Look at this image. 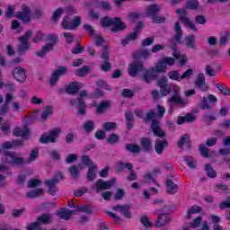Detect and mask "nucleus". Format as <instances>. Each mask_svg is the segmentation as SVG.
<instances>
[{
    "instance_id": "obj_58",
    "label": "nucleus",
    "mask_w": 230,
    "mask_h": 230,
    "mask_svg": "<svg viewBox=\"0 0 230 230\" xmlns=\"http://www.w3.org/2000/svg\"><path fill=\"white\" fill-rule=\"evenodd\" d=\"M200 224H202V217H197L190 223V227H191V229H197V227H199Z\"/></svg>"
},
{
    "instance_id": "obj_52",
    "label": "nucleus",
    "mask_w": 230,
    "mask_h": 230,
    "mask_svg": "<svg viewBox=\"0 0 230 230\" xmlns=\"http://www.w3.org/2000/svg\"><path fill=\"white\" fill-rule=\"evenodd\" d=\"M42 185V181L39 179H31V181H28V188L32 189V188H39V186Z\"/></svg>"
},
{
    "instance_id": "obj_50",
    "label": "nucleus",
    "mask_w": 230,
    "mask_h": 230,
    "mask_svg": "<svg viewBox=\"0 0 230 230\" xmlns=\"http://www.w3.org/2000/svg\"><path fill=\"white\" fill-rule=\"evenodd\" d=\"M84 129L87 134L93 132V130H94V121L87 120L86 122H84Z\"/></svg>"
},
{
    "instance_id": "obj_10",
    "label": "nucleus",
    "mask_w": 230,
    "mask_h": 230,
    "mask_svg": "<svg viewBox=\"0 0 230 230\" xmlns=\"http://www.w3.org/2000/svg\"><path fill=\"white\" fill-rule=\"evenodd\" d=\"M102 58L103 60L102 64L101 65L102 71L107 73L112 69V66L111 65V52L109 51V47L103 46L102 47Z\"/></svg>"
},
{
    "instance_id": "obj_8",
    "label": "nucleus",
    "mask_w": 230,
    "mask_h": 230,
    "mask_svg": "<svg viewBox=\"0 0 230 230\" xmlns=\"http://www.w3.org/2000/svg\"><path fill=\"white\" fill-rule=\"evenodd\" d=\"M169 102L175 103V105H179V107L188 105V102H186V100L182 99V96H181V87L178 85L173 87V93L171 98H169Z\"/></svg>"
},
{
    "instance_id": "obj_42",
    "label": "nucleus",
    "mask_w": 230,
    "mask_h": 230,
    "mask_svg": "<svg viewBox=\"0 0 230 230\" xmlns=\"http://www.w3.org/2000/svg\"><path fill=\"white\" fill-rule=\"evenodd\" d=\"M127 168L128 170H129V172H132V164L130 163H124V162H119L118 163V166H117V172L119 173H121V172H123V170Z\"/></svg>"
},
{
    "instance_id": "obj_59",
    "label": "nucleus",
    "mask_w": 230,
    "mask_h": 230,
    "mask_svg": "<svg viewBox=\"0 0 230 230\" xmlns=\"http://www.w3.org/2000/svg\"><path fill=\"white\" fill-rule=\"evenodd\" d=\"M40 141L43 144V145H48L49 143H56L55 139L52 138L49 135H42L40 137Z\"/></svg>"
},
{
    "instance_id": "obj_51",
    "label": "nucleus",
    "mask_w": 230,
    "mask_h": 230,
    "mask_svg": "<svg viewBox=\"0 0 230 230\" xmlns=\"http://www.w3.org/2000/svg\"><path fill=\"white\" fill-rule=\"evenodd\" d=\"M90 67L88 66H84L81 68H78L75 72V75H77V76H85V75H89V71H90Z\"/></svg>"
},
{
    "instance_id": "obj_47",
    "label": "nucleus",
    "mask_w": 230,
    "mask_h": 230,
    "mask_svg": "<svg viewBox=\"0 0 230 230\" xmlns=\"http://www.w3.org/2000/svg\"><path fill=\"white\" fill-rule=\"evenodd\" d=\"M49 116H53V107L45 106L44 111L41 113V119H46L47 118H49Z\"/></svg>"
},
{
    "instance_id": "obj_33",
    "label": "nucleus",
    "mask_w": 230,
    "mask_h": 230,
    "mask_svg": "<svg viewBox=\"0 0 230 230\" xmlns=\"http://www.w3.org/2000/svg\"><path fill=\"white\" fill-rule=\"evenodd\" d=\"M183 161L186 163L187 166L191 170H195L197 168V160L191 155L183 156Z\"/></svg>"
},
{
    "instance_id": "obj_46",
    "label": "nucleus",
    "mask_w": 230,
    "mask_h": 230,
    "mask_svg": "<svg viewBox=\"0 0 230 230\" xmlns=\"http://www.w3.org/2000/svg\"><path fill=\"white\" fill-rule=\"evenodd\" d=\"M185 8L187 10H197L199 8V0H187Z\"/></svg>"
},
{
    "instance_id": "obj_14",
    "label": "nucleus",
    "mask_w": 230,
    "mask_h": 230,
    "mask_svg": "<svg viewBox=\"0 0 230 230\" xmlns=\"http://www.w3.org/2000/svg\"><path fill=\"white\" fill-rule=\"evenodd\" d=\"M154 136L164 139L166 137V133L161 128V121L158 119H153L150 127Z\"/></svg>"
},
{
    "instance_id": "obj_40",
    "label": "nucleus",
    "mask_w": 230,
    "mask_h": 230,
    "mask_svg": "<svg viewBox=\"0 0 230 230\" xmlns=\"http://www.w3.org/2000/svg\"><path fill=\"white\" fill-rule=\"evenodd\" d=\"M57 215L61 218V220H71V216L67 208H61L57 212Z\"/></svg>"
},
{
    "instance_id": "obj_29",
    "label": "nucleus",
    "mask_w": 230,
    "mask_h": 230,
    "mask_svg": "<svg viewBox=\"0 0 230 230\" xmlns=\"http://www.w3.org/2000/svg\"><path fill=\"white\" fill-rule=\"evenodd\" d=\"M140 146L143 152H152V139L148 137L141 138Z\"/></svg>"
},
{
    "instance_id": "obj_1",
    "label": "nucleus",
    "mask_w": 230,
    "mask_h": 230,
    "mask_svg": "<svg viewBox=\"0 0 230 230\" xmlns=\"http://www.w3.org/2000/svg\"><path fill=\"white\" fill-rule=\"evenodd\" d=\"M101 26H102V28L113 26L111 28V31H112V33H118L127 30V24L121 22V18L119 17L111 18L110 16H105L101 19Z\"/></svg>"
},
{
    "instance_id": "obj_38",
    "label": "nucleus",
    "mask_w": 230,
    "mask_h": 230,
    "mask_svg": "<svg viewBox=\"0 0 230 230\" xmlns=\"http://www.w3.org/2000/svg\"><path fill=\"white\" fill-rule=\"evenodd\" d=\"M125 149L131 154H139L141 147L136 144H126Z\"/></svg>"
},
{
    "instance_id": "obj_27",
    "label": "nucleus",
    "mask_w": 230,
    "mask_h": 230,
    "mask_svg": "<svg viewBox=\"0 0 230 230\" xmlns=\"http://www.w3.org/2000/svg\"><path fill=\"white\" fill-rule=\"evenodd\" d=\"M13 135L15 137H27V136H30V128L28 127H24L23 128L17 127L13 129Z\"/></svg>"
},
{
    "instance_id": "obj_45",
    "label": "nucleus",
    "mask_w": 230,
    "mask_h": 230,
    "mask_svg": "<svg viewBox=\"0 0 230 230\" xmlns=\"http://www.w3.org/2000/svg\"><path fill=\"white\" fill-rule=\"evenodd\" d=\"M39 157V149H32L29 157L27 158V164H31Z\"/></svg>"
},
{
    "instance_id": "obj_9",
    "label": "nucleus",
    "mask_w": 230,
    "mask_h": 230,
    "mask_svg": "<svg viewBox=\"0 0 230 230\" xmlns=\"http://www.w3.org/2000/svg\"><path fill=\"white\" fill-rule=\"evenodd\" d=\"M157 212L160 214L155 221L154 227H164V226H168L172 220L170 217H168L170 212H164L163 208L158 209Z\"/></svg>"
},
{
    "instance_id": "obj_13",
    "label": "nucleus",
    "mask_w": 230,
    "mask_h": 230,
    "mask_svg": "<svg viewBox=\"0 0 230 230\" xmlns=\"http://www.w3.org/2000/svg\"><path fill=\"white\" fill-rule=\"evenodd\" d=\"M145 70V66H143V62L137 59H134V61L129 64L128 68V73L129 76H137V73H141V71Z\"/></svg>"
},
{
    "instance_id": "obj_36",
    "label": "nucleus",
    "mask_w": 230,
    "mask_h": 230,
    "mask_svg": "<svg viewBox=\"0 0 230 230\" xmlns=\"http://www.w3.org/2000/svg\"><path fill=\"white\" fill-rule=\"evenodd\" d=\"M44 193V189H36L26 193L27 199H37V197H40Z\"/></svg>"
},
{
    "instance_id": "obj_54",
    "label": "nucleus",
    "mask_w": 230,
    "mask_h": 230,
    "mask_svg": "<svg viewBox=\"0 0 230 230\" xmlns=\"http://www.w3.org/2000/svg\"><path fill=\"white\" fill-rule=\"evenodd\" d=\"M200 109H203V111H208L213 109L211 104L208 102V97H203V99L200 102L199 104Z\"/></svg>"
},
{
    "instance_id": "obj_19",
    "label": "nucleus",
    "mask_w": 230,
    "mask_h": 230,
    "mask_svg": "<svg viewBox=\"0 0 230 230\" xmlns=\"http://www.w3.org/2000/svg\"><path fill=\"white\" fill-rule=\"evenodd\" d=\"M30 13H31L30 8L26 5H22V12L16 13L14 17L20 19V21H23V22H30Z\"/></svg>"
},
{
    "instance_id": "obj_55",
    "label": "nucleus",
    "mask_w": 230,
    "mask_h": 230,
    "mask_svg": "<svg viewBox=\"0 0 230 230\" xmlns=\"http://www.w3.org/2000/svg\"><path fill=\"white\" fill-rule=\"evenodd\" d=\"M62 13H64V9H62L61 7L58 8L52 16V21L53 22H58V20L60 19Z\"/></svg>"
},
{
    "instance_id": "obj_35",
    "label": "nucleus",
    "mask_w": 230,
    "mask_h": 230,
    "mask_svg": "<svg viewBox=\"0 0 230 230\" xmlns=\"http://www.w3.org/2000/svg\"><path fill=\"white\" fill-rule=\"evenodd\" d=\"M98 167L96 165H93L88 168L86 178L88 181H90V182H93V181H94V179H96V176H97L96 169Z\"/></svg>"
},
{
    "instance_id": "obj_24",
    "label": "nucleus",
    "mask_w": 230,
    "mask_h": 230,
    "mask_svg": "<svg viewBox=\"0 0 230 230\" xmlns=\"http://www.w3.org/2000/svg\"><path fill=\"white\" fill-rule=\"evenodd\" d=\"M53 222V216L51 214H42L41 216L37 217V221L32 224H38L39 227L43 224L44 226H49Z\"/></svg>"
},
{
    "instance_id": "obj_44",
    "label": "nucleus",
    "mask_w": 230,
    "mask_h": 230,
    "mask_svg": "<svg viewBox=\"0 0 230 230\" xmlns=\"http://www.w3.org/2000/svg\"><path fill=\"white\" fill-rule=\"evenodd\" d=\"M205 171L207 172V174L208 177H210V179H215V177H217V171L213 169L211 164H205Z\"/></svg>"
},
{
    "instance_id": "obj_12",
    "label": "nucleus",
    "mask_w": 230,
    "mask_h": 230,
    "mask_svg": "<svg viewBox=\"0 0 230 230\" xmlns=\"http://www.w3.org/2000/svg\"><path fill=\"white\" fill-rule=\"evenodd\" d=\"M85 96H87V91L83 90L80 92L77 97V114H79L80 116H85L87 112V104H85V102L84 101V98H85Z\"/></svg>"
},
{
    "instance_id": "obj_43",
    "label": "nucleus",
    "mask_w": 230,
    "mask_h": 230,
    "mask_svg": "<svg viewBox=\"0 0 230 230\" xmlns=\"http://www.w3.org/2000/svg\"><path fill=\"white\" fill-rule=\"evenodd\" d=\"M106 143H108V145H118V143H119V135L116 133L110 135L106 139Z\"/></svg>"
},
{
    "instance_id": "obj_20",
    "label": "nucleus",
    "mask_w": 230,
    "mask_h": 230,
    "mask_svg": "<svg viewBox=\"0 0 230 230\" xmlns=\"http://www.w3.org/2000/svg\"><path fill=\"white\" fill-rule=\"evenodd\" d=\"M82 170H84V164H73L68 168V172L72 179L78 181V179H80V172H82Z\"/></svg>"
},
{
    "instance_id": "obj_48",
    "label": "nucleus",
    "mask_w": 230,
    "mask_h": 230,
    "mask_svg": "<svg viewBox=\"0 0 230 230\" xmlns=\"http://www.w3.org/2000/svg\"><path fill=\"white\" fill-rule=\"evenodd\" d=\"M60 134H62V129H60V128H54L49 132V136L51 137V138L54 139L56 143Z\"/></svg>"
},
{
    "instance_id": "obj_37",
    "label": "nucleus",
    "mask_w": 230,
    "mask_h": 230,
    "mask_svg": "<svg viewBox=\"0 0 230 230\" xmlns=\"http://www.w3.org/2000/svg\"><path fill=\"white\" fill-rule=\"evenodd\" d=\"M200 211H202V208L197 205L192 206L191 208H189L187 212V215H186L187 220H190L192 215H196V213H200Z\"/></svg>"
},
{
    "instance_id": "obj_64",
    "label": "nucleus",
    "mask_w": 230,
    "mask_h": 230,
    "mask_svg": "<svg viewBox=\"0 0 230 230\" xmlns=\"http://www.w3.org/2000/svg\"><path fill=\"white\" fill-rule=\"evenodd\" d=\"M162 62H164V66H174L175 65V58L172 57H165L162 59Z\"/></svg>"
},
{
    "instance_id": "obj_34",
    "label": "nucleus",
    "mask_w": 230,
    "mask_h": 230,
    "mask_svg": "<svg viewBox=\"0 0 230 230\" xmlns=\"http://www.w3.org/2000/svg\"><path fill=\"white\" fill-rule=\"evenodd\" d=\"M148 57H150V52L147 49L138 50L133 55L134 60H139V58H148Z\"/></svg>"
},
{
    "instance_id": "obj_62",
    "label": "nucleus",
    "mask_w": 230,
    "mask_h": 230,
    "mask_svg": "<svg viewBox=\"0 0 230 230\" xmlns=\"http://www.w3.org/2000/svg\"><path fill=\"white\" fill-rule=\"evenodd\" d=\"M170 93H172V86L170 84L160 87V93L162 94V96H168Z\"/></svg>"
},
{
    "instance_id": "obj_22",
    "label": "nucleus",
    "mask_w": 230,
    "mask_h": 230,
    "mask_svg": "<svg viewBox=\"0 0 230 230\" xmlns=\"http://www.w3.org/2000/svg\"><path fill=\"white\" fill-rule=\"evenodd\" d=\"M13 76L17 82L22 84L26 82V70L22 67H15L13 71Z\"/></svg>"
},
{
    "instance_id": "obj_2",
    "label": "nucleus",
    "mask_w": 230,
    "mask_h": 230,
    "mask_svg": "<svg viewBox=\"0 0 230 230\" xmlns=\"http://www.w3.org/2000/svg\"><path fill=\"white\" fill-rule=\"evenodd\" d=\"M163 7L157 4H152L146 8V14L152 19L154 24H163L166 18L163 15H157L161 13Z\"/></svg>"
},
{
    "instance_id": "obj_61",
    "label": "nucleus",
    "mask_w": 230,
    "mask_h": 230,
    "mask_svg": "<svg viewBox=\"0 0 230 230\" xmlns=\"http://www.w3.org/2000/svg\"><path fill=\"white\" fill-rule=\"evenodd\" d=\"M154 118H155V111L150 110L149 111H147L146 115V118L144 119V122L150 123V121H152Z\"/></svg>"
},
{
    "instance_id": "obj_5",
    "label": "nucleus",
    "mask_w": 230,
    "mask_h": 230,
    "mask_svg": "<svg viewBox=\"0 0 230 230\" xmlns=\"http://www.w3.org/2000/svg\"><path fill=\"white\" fill-rule=\"evenodd\" d=\"M82 25V18L80 16H75L74 20H71L69 16H65L61 22V26L64 30H76L78 26Z\"/></svg>"
},
{
    "instance_id": "obj_7",
    "label": "nucleus",
    "mask_w": 230,
    "mask_h": 230,
    "mask_svg": "<svg viewBox=\"0 0 230 230\" xmlns=\"http://www.w3.org/2000/svg\"><path fill=\"white\" fill-rule=\"evenodd\" d=\"M60 179L61 181L64 179L62 172H58L53 179L45 181L46 186L49 188L48 193L49 195H57V185L60 182Z\"/></svg>"
},
{
    "instance_id": "obj_31",
    "label": "nucleus",
    "mask_w": 230,
    "mask_h": 230,
    "mask_svg": "<svg viewBox=\"0 0 230 230\" xmlns=\"http://www.w3.org/2000/svg\"><path fill=\"white\" fill-rule=\"evenodd\" d=\"M125 118L127 122L126 127L128 130H131V128H133L134 127V121H135L134 114L132 113V111H127L125 112Z\"/></svg>"
},
{
    "instance_id": "obj_60",
    "label": "nucleus",
    "mask_w": 230,
    "mask_h": 230,
    "mask_svg": "<svg viewBox=\"0 0 230 230\" xmlns=\"http://www.w3.org/2000/svg\"><path fill=\"white\" fill-rule=\"evenodd\" d=\"M216 87L218 89V91L221 93V94H224L225 96H229L230 91L227 86L224 84H216Z\"/></svg>"
},
{
    "instance_id": "obj_49",
    "label": "nucleus",
    "mask_w": 230,
    "mask_h": 230,
    "mask_svg": "<svg viewBox=\"0 0 230 230\" xmlns=\"http://www.w3.org/2000/svg\"><path fill=\"white\" fill-rule=\"evenodd\" d=\"M167 76H169V78L171 80H175L176 82H181V74H179V71H177V70L170 71L167 74Z\"/></svg>"
},
{
    "instance_id": "obj_18",
    "label": "nucleus",
    "mask_w": 230,
    "mask_h": 230,
    "mask_svg": "<svg viewBox=\"0 0 230 230\" xmlns=\"http://www.w3.org/2000/svg\"><path fill=\"white\" fill-rule=\"evenodd\" d=\"M194 84L199 91H202V93H206L209 89V86H208V84L206 83L204 74H199Z\"/></svg>"
},
{
    "instance_id": "obj_15",
    "label": "nucleus",
    "mask_w": 230,
    "mask_h": 230,
    "mask_svg": "<svg viewBox=\"0 0 230 230\" xmlns=\"http://www.w3.org/2000/svg\"><path fill=\"white\" fill-rule=\"evenodd\" d=\"M112 209L113 211H119L124 218H132V213L130 212V209H132V205L130 204L116 205L113 206Z\"/></svg>"
},
{
    "instance_id": "obj_25",
    "label": "nucleus",
    "mask_w": 230,
    "mask_h": 230,
    "mask_svg": "<svg viewBox=\"0 0 230 230\" xmlns=\"http://www.w3.org/2000/svg\"><path fill=\"white\" fill-rule=\"evenodd\" d=\"M197 120V116L193 113H187L185 116H181L178 120V125H183V123H193Z\"/></svg>"
},
{
    "instance_id": "obj_41",
    "label": "nucleus",
    "mask_w": 230,
    "mask_h": 230,
    "mask_svg": "<svg viewBox=\"0 0 230 230\" xmlns=\"http://www.w3.org/2000/svg\"><path fill=\"white\" fill-rule=\"evenodd\" d=\"M186 47L189 49H195V35H188L185 37Z\"/></svg>"
},
{
    "instance_id": "obj_30",
    "label": "nucleus",
    "mask_w": 230,
    "mask_h": 230,
    "mask_svg": "<svg viewBox=\"0 0 230 230\" xmlns=\"http://www.w3.org/2000/svg\"><path fill=\"white\" fill-rule=\"evenodd\" d=\"M53 43H46L40 51L36 52V56L40 58L46 57L47 53H49V51H53Z\"/></svg>"
},
{
    "instance_id": "obj_21",
    "label": "nucleus",
    "mask_w": 230,
    "mask_h": 230,
    "mask_svg": "<svg viewBox=\"0 0 230 230\" xmlns=\"http://www.w3.org/2000/svg\"><path fill=\"white\" fill-rule=\"evenodd\" d=\"M82 89V84L78 82H71L66 88L65 92L70 96H75Z\"/></svg>"
},
{
    "instance_id": "obj_32",
    "label": "nucleus",
    "mask_w": 230,
    "mask_h": 230,
    "mask_svg": "<svg viewBox=\"0 0 230 230\" xmlns=\"http://www.w3.org/2000/svg\"><path fill=\"white\" fill-rule=\"evenodd\" d=\"M184 145H186L187 148H190L191 147V140L190 139V135H183L179 142H178V146L179 148H182V146H184Z\"/></svg>"
},
{
    "instance_id": "obj_28",
    "label": "nucleus",
    "mask_w": 230,
    "mask_h": 230,
    "mask_svg": "<svg viewBox=\"0 0 230 230\" xmlns=\"http://www.w3.org/2000/svg\"><path fill=\"white\" fill-rule=\"evenodd\" d=\"M173 31H175L174 40L178 42V44H182V41H181V39H182V28L179 22H175Z\"/></svg>"
},
{
    "instance_id": "obj_4",
    "label": "nucleus",
    "mask_w": 230,
    "mask_h": 230,
    "mask_svg": "<svg viewBox=\"0 0 230 230\" xmlns=\"http://www.w3.org/2000/svg\"><path fill=\"white\" fill-rule=\"evenodd\" d=\"M116 184V178H111L105 181L102 179H99L93 186L92 190H94L96 193H102L105 190H111V186Z\"/></svg>"
},
{
    "instance_id": "obj_11",
    "label": "nucleus",
    "mask_w": 230,
    "mask_h": 230,
    "mask_svg": "<svg viewBox=\"0 0 230 230\" xmlns=\"http://www.w3.org/2000/svg\"><path fill=\"white\" fill-rule=\"evenodd\" d=\"M176 13H179V19L181 21V22L184 24V26H187L190 28V30H192V31H197L198 29L195 26V23L193 22L190 21V18L188 17V12L184 9H177Z\"/></svg>"
},
{
    "instance_id": "obj_39",
    "label": "nucleus",
    "mask_w": 230,
    "mask_h": 230,
    "mask_svg": "<svg viewBox=\"0 0 230 230\" xmlns=\"http://www.w3.org/2000/svg\"><path fill=\"white\" fill-rule=\"evenodd\" d=\"M109 107H111V102L109 101H103V102H100L96 109L97 113L102 114V113L105 112V111H107V109H109Z\"/></svg>"
},
{
    "instance_id": "obj_56",
    "label": "nucleus",
    "mask_w": 230,
    "mask_h": 230,
    "mask_svg": "<svg viewBox=\"0 0 230 230\" xmlns=\"http://www.w3.org/2000/svg\"><path fill=\"white\" fill-rule=\"evenodd\" d=\"M103 128L107 132H110L111 130H116V128H118V124L116 122H105L103 124Z\"/></svg>"
},
{
    "instance_id": "obj_26",
    "label": "nucleus",
    "mask_w": 230,
    "mask_h": 230,
    "mask_svg": "<svg viewBox=\"0 0 230 230\" xmlns=\"http://www.w3.org/2000/svg\"><path fill=\"white\" fill-rule=\"evenodd\" d=\"M167 193L169 195H175L179 191V185H177L172 179L166 180Z\"/></svg>"
},
{
    "instance_id": "obj_23",
    "label": "nucleus",
    "mask_w": 230,
    "mask_h": 230,
    "mask_svg": "<svg viewBox=\"0 0 230 230\" xmlns=\"http://www.w3.org/2000/svg\"><path fill=\"white\" fill-rule=\"evenodd\" d=\"M164 148H168V140L157 138L155 141V150L158 155H162L164 153Z\"/></svg>"
},
{
    "instance_id": "obj_17",
    "label": "nucleus",
    "mask_w": 230,
    "mask_h": 230,
    "mask_svg": "<svg viewBox=\"0 0 230 230\" xmlns=\"http://www.w3.org/2000/svg\"><path fill=\"white\" fill-rule=\"evenodd\" d=\"M64 75H67V67L58 66V68L52 74L49 81L50 85H55L57 82H58V78H60V76H64Z\"/></svg>"
},
{
    "instance_id": "obj_16",
    "label": "nucleus",
    "mask_w": 230,
    "mask_h": 230,
    "mask_svg": "<svg viewBox=\"0 0 230 230\" xmlns=\"http://www.w3.org/2000/svg\"><path fill=\"white\" fill-rule=\"evenodd\" d=\"M141 30H143V22H139L134 29V31L130 32L125 40H122V46H127L130 40H136V39H137V34Z\"/></svg>"
},
{
    "instance_id": "obj_57",
    "label": "nucleus",
    "mask_w": 230,
    "mask_h": 230,
    "mask_svg": "<svg viewBox=\"0 0 230 230\" xmlns=\"http://www.w3.org/2000/svg\"><path fill=\"white\" fill-rule=\"evenodd\" d=\"M82 163L84 164V166H88L89 168H91V166H96L89 155H83Z\"/></svg>"
},
{
    "instance_id": "obj_53",
    "label": "nucleus",
    "mask_w": 230,
    "mask_h": 230,
    "mask_svg": "<svg viewBox=\"0 0 230 230\" xmlns=\"http://www.w3.org/2000/svg\"><path fill=\"white\" fill-rule=\"evenodd\" d=\"M13 166H22L24 164V158L22 157H13V160L9 162Z\"/></svg>"
},
{
    "instance_id": "obj_63",
    "label": "nucleus",
    "mask_w": 230,
    "mask_h": 230,
    "mask_svg": "<svg viewBox=\"0 0 230 230\" xmlns=\"http://www.w3.org/2000/svg\"><path fill=\"white\" fill-rule=\"evenodd\" d=\"M15 13V7L13 5H9L5 11V19H12L13 13Z\"/></svg>"
},
{
    "instance_id": "obj_3",
    "label": "nucleus",
    "mask_w": 230,
    "mask_h": 230,
    "mask_svg": "<svg viewBox=\"0 0 230 230\" xmlns=\"http://www.w3.org/2000/svg\"><path fill=\"white\" fill-rule=\"evenodd\" d=\"M168 66H166L163 60H159L155 68H152L151 70H148L146 74H144L142 80L146 82V84H150L152 80H155V75L161 74V73H166V69Z\"/></svg>"
},
{
    "instance_id": "obj_6",
    "label": "nucleus",
    "mask_w": 230,
    "mask_h": 230,
    "mask_svg": "<svg viewBox=\"0 0 230 230\" xmlns=\"http://www.w3.org/2000/svg\"><path fill=\"white\" fill-rule=\"evenodd\" d=\"M33 35L32 31H28L23 36L19 38L20 45L18 46L17 53L24 55L30 49V37Z\"/></svg>"
}]
</instances>
